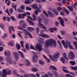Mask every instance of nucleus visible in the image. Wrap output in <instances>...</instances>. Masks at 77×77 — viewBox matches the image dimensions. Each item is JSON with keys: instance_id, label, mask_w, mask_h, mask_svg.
<instances>
[{"instance_id": "24", "label": "nucleus", "mask_w": 77, "mask_h": 77, "mask_svg": "<svg viewBox=\"0 0 77 77\" xmlns=\"http://www.w3.org/2000/svg\"><path fill=\"white\" fill-rule=\"evenodd\" d=\"M67 8L70 11H71V12H72V11H73V7L70 6H68Z\"/></svg>"}, {"instance_id": "33", "label": "nucleus", "mask_w": 77, "mask_h": 77, "mask_svg": "<svg viewBox=\"0 0 77 77\" xmlns=\"http://www.w3.org/2000/svg\"><path fill=\"white\" fill-rule=\"evenodd\" d=\"M69 63L71 64L72 65H74L76 63L75 61H70L69 62Z\"/></svg>"}, {"instance_id": "12", "label": "nucleus", "mask_w": 77, "mask_h": 77, "mask_svg": "<svg viewBox=\"0 0 77 77\" xmlns=\"http://www.w3.org/2000/svg\"><path fill=\"white\" fill-rule=\"evenodd\" d=\"M38 36H40L42 37H43V38H49V36L48 35H47L45 34H38Z\"/></svg>"}, {"instance_id": "15", "label": "nucleus", "mask_w": 77, "mask_h": 77, "mask_svg": "<svg viewBox=\"0 0 77 77\" xmlns=\"http://www.w3.org/2000/svg\"><path fill=\"white\" fill-rule=\"evenodd\" d=\"M67 45L69 46V48L70 49H72V46L71 45V42L67 41Z\"/></svg>"}, {"instance_id": "41", "label": "nucleus", "mask_w": 77, "mask_h": 77, "mask_svg": "<svg viewBox=\"0 0 77 77\" xmlns=\"http://www.w3.org/2000/svg\"><path fill=\"white\" fill-rule=\"evenodd\" d=\"M20 45L22 47V48H24V42H23V41H21L20 42Z\"/></svg>"}, {"instance_id": "28", "label": "nucleus", "mask_w": 77, "mask_h": 77, "mask_svg": "<svg viewBox=\"0 0 77 77\" xmlns=\"http://www.w3.org/2000/svg\"><path fill=\"white\" fill-rule=\"evenodd\" d=\"M21 27H22V28H24V29L26 28V24L25 23H23L21 25Z\"/></svg>"}, {"instance_id": "8", "label": "nucleus", "mask_w": 77, "mask_h": 77, "mask_svg": "<svg viewBox=\"0 0 77 77\" xmlns=\"http://www.w3.org/2000/svg\"><path fill=\"white\" fill-rule=\"evenodd\" d=\"M42 46L41 45V44L39 43H37V45L36 46V48L39 50V51H42Z\"/></svg>"}, {"instance_id": "61", "label": "nucleus", "mask_w": 77, "mask_h": 77, "mask_svg": "<svg viewBox=\"0 0 77 77\" xmlns=\"http://www.w3.org/2000/svg\"><path fill=\"white\" fill-rule=\"evenodd\" d=\"M13 10L12 9V8H11L10 9H9V12H10V13H11V14H12V12H13Z\"/></svg>"}, {"instance_id": "48", "label": "nucleus", "mask_w": 77, "mask_h": 77, "mask_svg": "<svg viewBox=\"0 0 77 77\" xmlns=\"http://www.w3.org/2000/svg\"><path fill=\"white\" fill-rule=\"evenodd\" d=\"M12 72H11V71L8 70L7 72V75H9V74H11Z\"/></svg>"}, {"instance_id": "50", "label": "nucleus", "mask_w": 77, "mask_h": 77, "mask_svg": "<svg viewBox=\"0 0 77 77\" xmlns=\"http://www.w3.org/2000/svg\"><path fill=\"white\" fill-rule=\"evenodd\" d=\"M43 13L44 14H45V15L46 16V17H48V15L47 14L45 11H43Z\"/></svg>"}, {"instance_id": "51", "label": "nucleus", "mask_w": 77, "mask_h": 77, "mask_svg": "<svg viewBox=\"0 0 77 77\" xmlns=\"http://www.w3.org/2000/svg\"><path fill=\"white\" fill-rule=\"evenodd\" d=\"M11 18L13 21H17L16 19H15V17L12 16L11 17Z\"/></svg>"}, {"instance_id": "45", "label": "nucleus", "mask_w": 77, "mask_h": 77, "mask_svg": "<svg viewBox=\"0 0 77 77\" xmlns=\"http://www.w3.org/2000/svg\"><path fill=\"white\" fill-rule=\"evenodd\" d=\"M17 11H18V12H20V13H23V12H24V11H23L19 8L17 9Z\"/></svg>"}, {"instance_id": "19", "label": "nucleus", "mask_w": 77, "mask_h": 77, "mask_svg": "<svg viewBox=\"0 0 77 77\" xmlns=\"http://www.w3.org/2000/svg\"><path fill=\"white\" fill-rule=\"evenodd\" d=\"M38 42L39 43H41V44H44V39L42 38H40L38 40Z\"/></svg>"}, {"instance_id": "31", "label": "nucleus", "mask_w": 77, "mask_h": 77, "mask_svg": "<svg viewBox=\"0 0 77 77\" xmlns=\"http://www.w3.org/2000/svg\"><path fill=\"white\" fill-rule=\"evenodd\" d=\"M25 48L26 49V50H29V44L27 43L25 45Z\"/></svg>"}, {"instance_id": "64", "label": "nucleus", "mask_w": 77, "mask_h": 77, "mask_svg": "<svg viewBox=\"0 0 77 77\" xmlns=\"http://www.w3.org/2000/svg\"><path fill=\"white\" fill-rule=\"evenodd\" d=\"M3 50V47H0V51H2Z\"/></svg>"}, {"instance_id": "57", "label": "nucleus", "mask_w": 77, "mask_h": 77, "mask_svg": "<svg viewBox=\"0 0 77 77\" xmlns=\"http://www.w3.org/2000/svg\"><path fill=\"white\" fill-rule=\"evenodd\" d=\"M19 23L20 24H21L23 23L24 24V20H20V22H19Z\"/></svg>"}, {"instance_id": "9", "label": "nucleus", "mask_w": 77, "mask_h": 77, "mask_svg": "<svg viewBox=\"0 0 77 77\" xmlns=\"http://www.w3.org/2000/svg\"><path fill=\"white\" fill-rule=\"evenodd\" d=\"M69 57L71 60H73L75 58V55L74 54V53L72 52H71L69 53Z\"/></svg>"}, {"instance_id": "59", "label": "nucleus", "mask_w": 77, "mask_h": 77, "mask_svg": "<svg viewBox=\"0 0 77 77\" xmlns=\"http://www.w3.org/2000/svg\"><path fill=\"white\" fill-rule=\"evenodd\" d=\"M9 32L10 34H11L12 33V30L10 28V27H9Z\"/></svg>"}, {"instance_id": "23", "label": "nucleus", "mask_w": 77, "mask_h": 77, "mask_svg": "<svg viewBox=\"0 0 77 77\" xmlns=\"http://www.w3.org/2000/svg\"><path fill=\"white\" fill-rule=\"evenodd\" d=\"M53 57L54 58H59V54L58 53L53 56Z\"/></svg>"}, {"instance_id": "55", "label": "nucleus", "mask_w": 77, "mask_h": 77, "mask_svg": "<svg viewBox=\"0 0 77 77\" xmlns=\"http://www.w3.org/2000/svg\"><path fill=\"white\" fill-rule=\"evenodd\" d=\"M36 31L37 33H38L39 32V28H38V27H37Z\"/></svg>"}, {"instance_id": "27", "label": "nucleus", "mask_w": 77, "mask_h": 77, "mask_svg": "<svg viewBox=\"0 0 77 77\" xmlns=\"http://www.w3.org/2000/svg\"><path fill=\"white\" fill-rule=\"evenodd\" d=\"M72 69H73L74 70V71H77V66H76L75 67H73L72 66H71L70 67Z\"/></svg>"}, {"instance_id": "40", "label": "nucleus", "mask_w": 77, "mask_h": 77, "mask_svg": "<svg viewBox=\"0 0 77 77\" xmlns=\"http://www.w3.org/2000/svg\"><path fill=\"white\" fill-rule=\"evenodd\" d=\"M73 44L75 46V48L77 50V42L75 41L73 42Z\"/></svg>"}, {"instance_id": "37", "label": "nucleus", "mask_w": 77, "mask_h": 77, "mask_svg": "<svg viewBox=\"0 0 77 77\" xmlns=\"http://www.w3.org/2000/svg\"><path fill=\"white\" fill-rule=\"evenodd\" d=\"M53 11L54 12L55 14V15L56 16H57V15H58V14H59V12H58V11H56V10H54Z\"/></svg>"}, {"instance_id": "32", "label": "nucleus", "mask_w": 77, "mask_h": 77, "mask_svg": "<svg viewBox=\"0 0 77 77\" xmlns=\"http://www.w3.org/2000/svg\"><path fill=\"white\" fill-rule=\"evenodd\" d=\"M20 8L21 10H24L25 9V6L24 5H22L20 6Z\"/></svg>"}, {"instance_id": "5", "label": "nucleus", "mask_w": 77, "mask_h": 77, "mask_svg": "<svg viewBox=\"0 0 77 77\" xmlns=\"http://www.w3.org/2000/svg\"><path fill=\"white\" fill-rule=\"evenodd\" d=\"M12 54H13L14 57L15 59H16V60L17 61V60L19 59V56L20 55L18 53H17L16 52H13L12 53Z\"/></svg>"}, {"instance_id": "53", "label": "nucleus", "mask_w": 77, "mask_h": 77, "mask_svg": "<svg viewBox=\"0 0 77 77\" xmlns=\"http://www.w3.org/2000/svg\"><path fill=\"white\" fill-rule=\"evenodd\" d=\"M49 31L51 32V33H53L54 31H53V29L52 28H49Z\"/></svg>"}, {"instance_id": "60", "label": "nucleus", "mask_w": 77, "mask_h": 77, "mask_svg": "<svg viewBox=\"0 0 77 77\" xmlns=\"http://www.w3.org/2000/svg\"><path fill=\"white\" fill-rule=\"evenodd\" d=\"M30 49H32V50H36V49H35V48H34V47L32 45L30 47Z\"/></svg>"}, {"instance_id": "25", "label": "nucleus", "mask_w": 77, "mask_h": 77, "mask_svg": "<svg viewBox=\"0 0 77 77\" xmlns=\"http://www.w3.org/2000/svg\"><path fill=\"white\" fill-rule=\"evenodd\" d=\"M0 27L2 29H3V30H4V29H5V25H4V24H3V23L0 24Z\"/></svg>"}, {"instance_id": "54", "label": "nucleus", "mask_w": 77, "mask_h": 77, "mask_svg": "<svg viewBox=\"0 0 77 77\" xmlns=\"http://www.w3.org/2000/svg\"><path fill=\"white\" fill-rule=\"evenodd\" d=\"M52 13H52V12H51V11H48V15H49V16H50V15H51Z\"/></svg>"}, {"instance_id": "1", "label": "nucleus", "mask_w": 77, "mask_h": 77, "mask_svg": "<svg viewBox=\"0 0 77 77\" xmlns=\"http://www.w3.org/2000/svg\"><path fill=\"white\" fill-rule=\"evenodd\" d=\"M56 45V41L53 40V39H50L46 41L45 43V47H48L49 46L51 47H52L53 46H54V47L55 48Z\"/></svg>"}, {"instance_id": "21", "label": "nucleus", "mask_w": 77, "mask_h": 77, "mask_svg": "<svg viewBox=\"0 0 77 77\" xmlns=\"http://www.w3.org/2000/svg\"><path fill=\"white\" fill-rule=\"evenodd\" d=\"M32 7L34 9H38V7L36 4H33L32 5Z\"/></svg>"}, {"instance_id": "20", "label": "nucleus", "mask_w": 77, "mask_h": 77, "mask_svg": "<svg viewBox=\"0 0 77 77\" xmlns=\"http://www.w3.org/2000/svg\"><path fill=\"white\" fill-rule=\"evenodd\" d=\"M2 73L1 72H0V75L2 77H6L7 74L6 73H2V74H1Z\"/></svg>"}, {"instance_id": "44", "label": "nucleus", "mask_w": 77, "mask_h": 77, "mask_svg": "<svg viewBox=\"0 0 77 77\" xmlns=\"http://www.w3.org/2000/svg\"><path fill=\"white\" fill-rule=\"evenodd\" d=\"M25 4H27V5H29L30 4V1L28 0H26L25 1Z\"/></svg>"}, {"instance_id": "29", "label": "nucleus", "mask_w": 77, "mask_h": 77, "mask_svg": "<svg viewBox=\"0 0 77 77\" xmlns=\"http://www.w3.org/2000/svg\"><path fill=\"white\" fill-rule=\"evenodd\" d=\"M32 17L33 18L32 19V21H35L36 20V16L35 14H33L32 15Z\"/></svg>"}, {"instance_id": "26", "label": "nucleus", "mask_w": 77, "mask_h": 77, "mask_svg": "<svg viewBox=\"0 0 77 77\" xmlns=\"http://www.w3.org/2000/svg\"><path fill=\"white\" fill-rule=\"evenodd\" d=\"M16 45L17 50H20V48H21V46H20V45L19 44H17Z\"/></svg>"}, {"instance_id": "22", "label": "nucleus", "mask_w": 77, "mask_h": 77, "mask_svg": "<svg viewBox=\"0 0 77 77\" xmlns=\"http://www.w3.org/2000/svg\"><path fill=\"white\" fill-rule=\"evenodd\" d=\"M63 11H64V12H65L66 14H67V15H69V11H68V10H67L66 9V8H64L63 9Z\"/></svg>"}, {"instance_id": "34", "label": "nucleus", "mask_w": 77, "mask_h": 77, "mask_svg": "<svg viewBox=\"0 0 77 77\" xmlns=\"http://www.w3.org/2000/svg\"><path fill=\"white\" fill-rule=\"evenodd\" d=\"M32 71H34V72H37L38 71V69L36 68H33L31 69Z\"/></svg>"}, {"instance_id": "38", "label": "nucleus", "mask_w": 77, "mask_h": 77, "mask_svg": "<svg viewBox=\"0 0 77 77\" xmlns=\"http://www.w3.org/2000/svg\"><path fill=\"white\" fill-rule=\"evenodd\" d=\"M29 76L30 77H36V76L35 75L33 74H30L29 75Z\"/></svg>"}, {"instance_id": "39", "label": "nucleus", "mask_w": 77, "mask_h": 77, "mask_svg": "<svg viewBox=\"0 0 77 77\" xmlns=\"http://www.w3.org/2000/svg\"><path fill=\"white\" fill-rule=\"evenodd\" d=\"M8 45L9 46H11L12 47H13L14 45L13 44V43L12 42H9L8 43Z\"/></svg>"}, {"instance_id": "18", "label": "nucleus", "mask_w": 77, "mask_h": 77, "mask_svg": "<svg viewBox=\"0 0 77 77\" xmlns=\"http://www.w3.org/2000/svg\"><path fill=\"white\" fill-rule=\"evenodd\" d=\"M43 57H44V58L46 59V60H47L48 62V63H50V60L49 59V58H47V57H45L44 54H43Z\"/></svg>"}, {"instance_id": "43", "label": "nucleus", "mask_w": 77, "mask_h": 77, "mask_svg": "<svg viewBox=\"0 0 77 77\" xmlns=\"http://www.w3.org/2000/svg\"><path fill=\"white\" fill-rule=\"evenodd\" d=\"M63 71L64 72H66V73H68L69 72V71L67 69H62Z\"/></svg>"}, {"instance_id": "63", "label": "nucleus", "mask_w": 77, "mask_h": 77, "mask_svg": "<svg viewBox=\"0 0 77 77\" xmlns=\"http://www.w3.org/2000/svg\"><path fill=\"white\" fill-rule=\"evenodd\" d=\"M24 77H29V75L28 74H25L24 75Z\"/></svg>"}, {"instance_id": "11", "label": "nucleus", "mask_w": 77, "mask_h": 77, "mask_svg": "<svg viewBox=\"0 0 77 77\" xmlns=\"http://www.w3.org/2000/svg\"><path fill=\"white\" fill-rule=\"evenodd\" d=\"M58 18L59 20H60V24H61L62 26H63V27L64 26V21H63V19H62V17H58Z\"/></svg>"}, {"instance_id": "16", "label": "nucleus", "mask_w": 77, "mask_h": 77, "mask_svg": "<svg viewBox=\"0 0 77 77\" xmlns=\"http://www.w3.org/2000/svg\"><path fill=\"white\" fill-rule=\"evenodd\" d=\"M19 53L20 54V55L21 57L23 58V59H24V54L23 53V52H21V51H18Z\"/></svg>"}, {"instance_id": "42", "label": "nucleus", "mask_w": 77, "mask_h": 77, "mask_svg": "<svg viewBox=\"0 0 77 77\" xmlns=\"http://www.w3.org/2000/svg\"><path fill=\"white\" fill-rule=\"evenodd\" d=\"M44 23L45 25H47L48 23V19H46Z\"/></svg>"}, {"instance_id": "56", "label": "nucleus", "mask_w": 77, "mask_h": 77, "mask_svg": "<svg viewBox=\"0 0 77 77\" xmlns=\"http://www.w3.org/2000/svg\"><path fill=\"white\" fill-rule=\"evenodd\" d=\"M13 74L14 75H16L17 74V71L15 70H14L13 71Z\"/></svg>"}, {"instance_id": "62", "label": "nucleus", "mask_w": 77, "mask_h": 77, "mask_svg": "<svg viewBox=\"0 0 77 77\" xmlns=\"http://www.w3.org/2000/svg\"><path fill=\"white\" fill-rule=\"evenodd\" d=\"M63 20L65 21H66V22H67L68 21V19L66 17H63Z\"/></svg>"}, {"instance_id": "14", "label": "nucleus", "mask_w": 77, "mask_h": 77, "mask_svg": "<svg viewBox=\"0 0 77 77\" xmlns=\"http://www.w3.org/2000/svg\"><path fill=\"white\" fill-rule=\"evenodd\" d=\"M25 62V64L27 66H29L30 65V62H29V61L27 59H26Z\"/></svg>"}, {"instance_id": "4", "label": "nucleus", "mask_w": 77, "mask_h": 77, "mask_svg": "<svg viewBox=\"0 0 77 77\" xmlns=\"http://www.w3.org/2000/svg\"><path fill=\"white\" fill-rule=\"evenodd\" d=\"M18 29H19V30H21L23 31V32L25 35H29V33L30 32H28V31L26 30V29L21 28L20 27V26L18 27Z\"/></svg>"}, {"instance_id": "47", "label": "nucleus", "mask_w": 77, "mask_h": 77, "mask_svg": "<svg viewBox=\"0 0 77 77\" xmlns=\"http://www.w3.org/2000/svg\"><path fill=\"white\" fill-rule=\"evenodd\" d=\"M61 33L62 35H63L65 34V31L63 30L61 31Z\"/></svg>"}, {"instance_id": "13", "label": "nucleus", "mask_w": 77, "mask_h": 77, "mask_svg": "<svg viewBox=\"0 0 77 77\" xmlns=\"http://www.w3.org/2000/svg\"><path fill=\"white\" fill-rule=\"evenodd\" d=\"M27 30L29 32H32V31H34L35 29L33 27H29L27 28Z\"/></svg>"}, {"instance_id": "36", "label": "nucleus", "mask_w": 77, "mask_h": 77, "mask_svg": "<svg viewBox=\"0 0 77 77\" xmlns=\"http://www.w3.org/2000/svg\"><path fill=\"white\" fill-rule=\"evenodd\" d=\"M50 68L51 69L52 68L53 69H55V70H56V71H57V69L56 68V67L55 66H51L50 67Z\"/></svg>"}, {"instance_id": "52", "label": "nucleus", "mask_w": 77, "mask_h": 77, "mask_svg": "<svg viewBox=\"0 0 77 77\" xmlns=\"http://www.w3.org/2000/svg\"><path fill=\"white\" fill-rule=\"evenodd\" d=\"M52 60L53 61V62H56L57 61V60L55 58H52Z\"/></svg>"}, {"instance_id": "35", "label": "nucleus", "mask_w": 77, "mask_h": 77, "mask_svg": "<svg viewBox=\"0 0 77 77\" xmlns=\"http://www.w3.org/2000/svg\"><path fill=\"white\" fill-rule=\"evenodd\" d=\"M39 62L40 65H44V62L42 61V60H39Z\"/></svg>"}, {"instance_id": "17", "label": "nucleus", "mask_w": 77, "mask_h": 77, "mask_svg": "<svg viewBox=\"0 0 77 77\" xmlns=\"http://www.w3.org/2000/svg\"><path fill=\"white\" fill-rule=\"evenodd\" d=\"M27 20L28 21L29 23L31 25V26H34L35 25V23H33V22L30 21V20H29V19H27Z\"/></svg>"}, {"instance_id": "58", "label": "nucleus", "mask_w": 77, "mask_h": 77, "mask_svg": "<svg viewBox=\"0 0 77 77\" xmlns=\"http://www.w3.org/2000/svg\"><path fill=\"white\" fill-rule=\"evenodd\" d=\"M48 75L50 76V77H53V74H51L50 73V72H48Z\"/></svg>"}, {"instance_id": "6", "label": "nucleus", "mask_w": 77, "mask_h": 77, "mask_svg": "<svg viewBox=\"0 0 77 77\" xmlns=\"http://www.w3.org/2000/svg\"><path fill=\"white\" fill-rule=\"evenodd\" d=\"M38 23H39L38 24H39V26H41L42 27L43 29H47V28L46 27H45L44 25H43V24H42V23H41V21H42V19L40 18H39V16L38 17Z\"/></svg>"}, {"instance_id": "7", "label": "nucleus", "mask_w": 77, "mask_h": 77, "mask_svg": "<svg viewBox=\"0 0 77 77\" xmlns=\"http://www.w3.org/2000/svg\"><path fill=\"white\" fill-rule=\"evenodd\" d=\"M26 16L27 15H26V14L25 13H24L23 14H19L18 15V18H19V19H22V18L24 19V17H26Z\"/></svg>"}, {"instance_id": "2", "label": "nucleus", "mask_w": 77, "mask_h": 77, "mask_svg": "<svg viewBox=\"0 0 77 77\" xmlns=\"http://www.w3.org/2000/svg\"><path fill=\"white\" fill-rule=\"evenodd\" d=\"M4 54L5 56H7L8 57H6V59L7 61L11 64L13 63V62L11 60V58L9 57L10 55H11V52L10 51H6L5 52Z\"/></svg>"}, {"instance_id": "30", "label": "nucleus", "mask_w": 77, "mask_h": 77, "mask_svg": "<svg viewBox=\"0 0 77 77\" xmlns=\"http://www.w3.org/2000/svg\"><path fill=\"white\" fill-rule=\"evenodd\" d=\"M57 10L58 12H60V11H62V8L61 7H59L57 8Z\"/></svg>"}, {"instance_id": "3", "label": "nucleus", "mask_w": 77, "mask_h": 77, "mask_svg": "<svg viewBox=\"0 0 77 77\" xmlns=\"http://www.w3.org/2000/svg\"><path fill=\"white\" fill-rule=\"evenodd\" d=\"M32 54H34L33 57H32V59L33 62H35V63H36L38 61V56H37V53L35 52H32Z\"/></svg>"}, {"instance_id": "46", "label": "nucleus", "mask_w": 77, "mask_h": 77, "mask_svg": "<svg viewBox=\"0 0 77 77\" xmlns=\"http://www.w3.org/2000/svg\"><path fill=\"white\" fill-rule=\"evenodd\" d=\"M26 10L27 11H31L32 9L31 8L29 7H26Z\"/></svg>"}, {"instance_id": "49", "label": "nucleus", "mask_w": 77, "mask_h": 77, "mask_svg": "<svg viewBox=\"0 0 77 77\" xmlns=\"http://www.w3.org/2000/svg\"><path fill=\"white\" fill-rule=\"evenodd\" d=\"M4 73V74H7V71H6V70L5 69H4L2 70V73Z\"/></svg>"}, {"instance_id": "10", "label": "nucleus", "mask_w": 77, "mask_h": 77, "mask_svg": "<svg viewBox=\"0 0 77 77\" xmlns=\"http://www.w3.org/2000/svg\"><path fill=\"white\" fill-rule=\"evenodd\" d=\"M62 43L63 44V46L66 49L68 48V46L67 44V42H65V41L64 40H62ZM66 45V46H65Z\"/></svg>"}]
</instances>
